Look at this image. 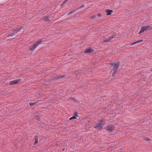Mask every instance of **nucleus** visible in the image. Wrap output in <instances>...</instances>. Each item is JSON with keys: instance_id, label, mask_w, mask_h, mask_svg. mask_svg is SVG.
Returning <instances> with one entry per match:
<instances>
[{"instance_id": "nucleus-21", "label": "nucleus", "mask_w": 152, "mask_h": 152, "mask_svg": "<svg viewBox=\"0 0 152 152\" xmlns=\"http://www.w3.org/2000/svg\"><path fill=\"white\" fill-rule=\"evenodd\" d=\"M96 17L97 16L98 17H100L102 15L100 14H96Z\"/></svg>"}, {"instance_id": "nucleus-24", "label": "nucleus", "mask_w": 152, "mask_h": 152, "mask_svg": "<svg viewBox=\"0 0 152 152\" xmlns=\"http://www.w3.org/2000/svg\"><path fill=\"white\" fill-rule=\"evenodd\" d=\"M67 1L68 0H66Z\"/></svg>"}, {"instance_id": "nucleus-7", "label": "nucleus", "mask_w": 152, "mask_h": 152, "mask_svg": "<svg viewBox=\"0 0 152 152\" xmlns=\"http://www.w3.org/2000/svg\"><path fill=\"white\" fill-rule=\"evenodd\" d=\"M23 29L22 28H18L15 30L14 32L10 34V36H13L17 34L18 32L20 31L21 30Z\"/></svg>"}, {"instance_id": "nucleus-19", "label": "nucleus", "mask_w": 152, "mask_h": 152, "mask_svg": "<svg viewBox=\"0 0 152 152\" xmlns=\"http://www.w3.org/2000/svg\"><path fill=\"white\" fill-rule=\"evenodd\" d=\"M67 1L66 0H65L64 1L63 3H62V4H61V6H63L64 4Z\"/></svg>"}, {"instance_id": "nucleus-1", "label": "nucleus", "mask_w": 152, "mask_h": 152, "mask_svg": "<svg viewBox=\"0 0 152 152\" xmlns=\"http://www.w3.org/2000/svg\"><path fill=\"white\" fill-rule=\"evenodd\" d=\"M110 64L111 66L113 67V72L112 76H113L116 73L119 64L118 62L115 63L112 62Z\"/></svg>"}, {"instance_id": "nucleus-18", "label": "nucleus", "mask_w": 152, "mask_h": 152, "mask_svg": "<svg viewBox=\"0 0 152 152\" xmlns=\"http://www.w3.org/2000/svg\"><path fill=\"white\" fill-rule=\"evenodd\" d=\"M77 10H74L73 11H71L70 12H69V13H68V15H69L70 14H71L72 13L76 11Z\"/></svg>"}, {"instance_id": "nucleus-17", "label": "nucleus", "mask_w": 152, "mask_h": 152, "mask_svg": "<svg viewBox=\"0 0 152 152\" xmlns=\"http://www.w3.org/2000/svg\"><path fill=\"white\" fill-rule=\"evenodd\" d=\"M144 140H145L146 141H148L150 140V139L147 137H145L144 138Z\"/></svg>"}, {"instance_id": "nucleus-15", "label": "nucleus", "mask_w": 152, "mask_h": 152, "mask_svg": "<svg viewBox=\"0 0 152 152\" xmlns=\"http://www.w3.org/2000/svg\"><path fill=\"white\" fill-rule=\"evenodd\" d=\"M96 18V15H94L91 16L89 18L91 19L92 20V19H94Z\"/></svg>"}, {"instance_id": "nucleus-3", "label": "nucleus", "mask_w": 152, "mask_h": 152, "mask_svg": "<svg viewBox=\"0 0 152 152\" xmlns=\"http://www.w3.org/2000/svg\"><path fill=\"white\" fill-rule=\"evenodd\" d=\"M152 28V27L149 25H144L141 27L140 30L138 34H140L144 32L145 31L151 30Z\"/></svg>"}, {"instance_id": "nucleus-20", "label": "nucleus", "mask_w": 152, "mask_h": 152, "mask_svg": "<svg viewBox=\"0 0 152 152\" xmlns=\"http://www.w3.org/2000/svg\"><path fill=\"white\" fill-rule=\"evenodd\" d=\"M84 7H85V5H82L81 6H80L79 8L77 9L76 10H77L78 9H80L81 8Z\"/></svg>"}, {"instance_id": "nucleus-4", "label": "nucleus", "mask_w": 152, "mask_h": 152, "mask_svg": "<svg viewBox=\"0 0 152 152\" xmlns=\"http://www.w3.org/2000/svg\"><path fill=\"white\" fill-rule=\"evenodd\" d=\"M43 40H40L36 41L34 44L32 45V47L30 48V50L31 51H33L36 48V47L42 42Z\"/></svg>"}, {"instance_id": "nucleus-22", "label": "nucleus", "mask_w": 152, "mask_h": 152, "mask_svg": "<svg viewBox=\"0 0 152 152\" xmlns=\"http://www.w3.org/2000/svg\"><path fill=\"white\" fill-rule=\"evenodd\" d=\"M64 149H62V150H63V151H64Z\"/></svg>"}, {"instance_id": "nucleus-11", "label": "nucleus", "mask_w": 152, "mask_h": 152, "mask_svg": "<svg viewBox=\"0 0 152 152\" xmlns=\"http://www.w3.org/2000/svg\"><path fill=\"white\" fill-rule=\"evenodd\" d=\"M74 114L75 115V116H73L69 118L70 120H71L73 119H76L77 118V117L78 116V115L77 114L76 112H75L74 113Z\"/></svg>"}, {"instance_id": "nucleus-10", "label": "nucleus", "mask_w": 152, "mask_h": 152, "mask_svg": "<svg viewBox=\"0 0 152 152\" xmlns=\"http://www.w3.org/2000/svg\"><path fill=\"white\" fill-rule=\"evenodd\" d=\"M19 80H20L19 79H18L11 81L10 83V85L16 84L19 82Z\"/></svg>"}, {"instance_id": "nucleus-9", "label": "nucleus", "mask_w": 152, "mask_h": 152, "mask_svg": "<svg viewBox=\"0 0 152 152\" xmlns=\"http://www.w3.org/2000/svg\"><path fill=\"white\" fill-rule=\"evenodd\" d=\"M65 77L64 75H58L56 76V77L54 78V79H53V80H57L58 79H60L62 78H64Z\"/></svg>"}, {"instance_id": "nucleus-14", "label": "nucleus", "mask_w": 152, "mask_h": 152, "mask_svg": "<svg viewBox=\"0 0 152 152\" xmlns=\"http://www.w3.org/2000/svg\"><path fill=\"white\" fill-rule=\"evenodd\" d=\"M142 41H143L142 40L138 41H137V42H133V43H132V44H131V45H133L135 44L136 43L141 42Z\"/></svg>"}, {"instance_id": "nucleus-5", "label": "nucleus", "mask_w": 152, "mask_h": 152, "mask_svg": "<svg viewBox=\"0 0 152 152\" xmlns=\"http://www.w3.org/2000/svg\"><path fill=\"white\" fill-rule=\"evenodd\" d=\"M115 128V127L113 125H108L105 127L106 129L109 132H111Z\"/></svg>"}, {"instance_id": "nucleus-8", "label": "nucleus", "mask_w": 152, "mask_h": 152, "mask_svg": "<svg viewBox=\"0 0 152 152\" xmlns=\"http://www.w3.org/2000/svg\"><path fill=\"white\" fill-rule=\"evenodd\" d=\"M114 37L113 35H111L109 37L106 39H104L103 41V43L107 42L108 41L111 40Z\"/></svg>"}, {"instance_id": "nucleus-13", "label": "nucleus", "mask_w": 152, "mask_h": 152, "mask_svg": "<svg viewBox=\"0 0 152 152\" xmlns=\"http://www.w3.org/2000/svg\"><path fill=\"white\" fill-rule=\"evenodd\" d=\"M34 140L35 141V144H36L38 142V137L37 136H34Z\"/></svg>"}, {"instance_id": "nucleus-6", "label": "nucleus", "mask_w": 152, "mask_h": 152, "mask_svg": "<svg viewBox=\"0 0 152 152\" xmlns=\"http://www.w3.org/2000/svg\"><path fill=\"white\" fill-rule=\"evenodd\" d=\"M94 50L92 49L91 48H86L85 50L84 53H90L94 52Z\"/></svg>"}, {"instance_id": "nucleus-23", "label": "nucleus", "mask_w": 152, "mask_h": 152, "mask_svg": "<svg viewBox=\"0 0 152 152\" xmlns=\"http://www.w3.org/2000/svg\"><path fill=\"white\" fill-rule=\"evenodd\" d=\"M151 71H152V69H151Z\"/></svg>"}, {"instance_id": "nucleus-12", "label": "nucleus", "mask_w": 152, "mask_h": 152, "mask_svg": "<svg viewBox=\"0 0 152 152\" xmlns=\"http://www.w3.org/2000/svg\"><path fill=\"white\" fill-rule=\"evenodd\" d=\"M105 12L107 15H109L111 14V13L113 12V11L109 10L108 9L106 10Z\"/></svg>"}, {"instance_id": "nucleus-2", "label": "nucleus", "mask_w": 152, "mask_h": 152, "mask_svg": "<svg viewBox=\"0 0 152 152\" xmlns=\"http://www.w3.org/2000/svg\"><path fill=\"white\" fill-rule=\"evenodd\" d=\"M105 122L103 120H101L99 122L98 124L94 125L93 126L95 128H96L98 129L101 130L102 129L103 125L104 124Z\"/></svg>"}, {"instance_id": "nucleus-16", "label": "nucleus", "mask_w": 152, "mask_h": 152, "mask_svg": "<svg viewBox=\"0 0 152 152\" xmlns=\"http://www.w3.org/2000/svg\"><path fill=\"white\" fill-rule=\"evenodd\" d=\"M36 103V102H31L29 103V104L31 106H32L34 105V104H35Z\"/></svg>"}]
</instances>
